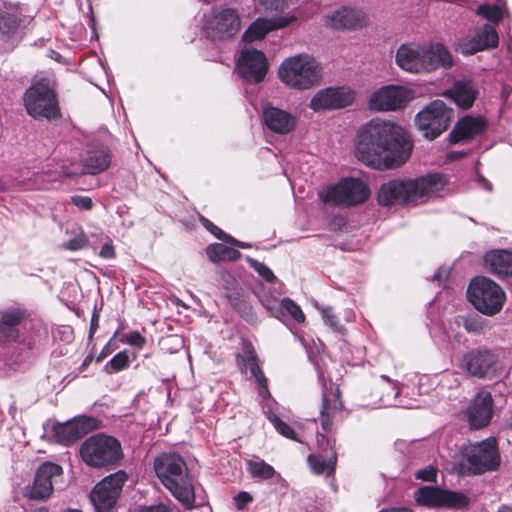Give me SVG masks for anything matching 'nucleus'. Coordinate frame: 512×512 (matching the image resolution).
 <instances>
[{
  "instance_id": "5fc2aeb1",
  "label": "nucleus",
  "mask_w": 512,
  "mask_h": 512,
  "mask_svg": "<svg viewBox=\"0 0 512 512\" xmlns=\"http://www.w3.org/2000/svg\"><path fill=\"white\" fill-rule=\"evenodd\" d=\"M235 505L238 509H243L244 506L252 501V496L245 491L239 492L234 497Z\"/></svg>"
},
{
  "instance_id": "4c0bfd02",
  "label": "nucleus",
  "mask_w": 512,
  "mask_h": 512,
  "mask_svg": "<svg viewBox=\"0 0 512 512\" xmlns=\"http://www.w3.org/2000/svg\"><path fill=\"white\" fill-rule=\"evenodd\" d=\"M20 23L19 17L10 12H3L0 15V37L13 35Z\"/></svg>"
},
{
  "instance_id": "79ce46f5",
  "label": "nucleus",
  "mask_w": 512,
  "mask_h": 512,
  "mask_svg": "<svg viewBox=\"0 0 512 512\" xmlns=\"http://www.w3.org/2000/svg\"><path fill=\"white\" fill-rule=\"evenodd\" d=\"M267 418L273 424L277 432L288 439L296 440V434L294 430L288 424L283 422L277 415L269 412L267 414Z\"/></svg>"
},
{
  "instance_id": "f3484780",
  "label": "nucleus",
  "mask_w": 512,
  "mask_h": 512,
  "mask_svg": "<svg viewBox=\"0 0 512 512\" xmlns=\"http://www.w3.org/2000/svg\"><path fill=\"white\" fill-rule=\"evenodd\" d=\"M268 70L267 59L263 52L256 49H243L237 60V71L241 78L249 83L264 80Z\"/></svg>"
},
{
  "instance_id": "69168bd1",
  "label": "nucleus",
  "mask_w": 512,
  "mask_h": 512,
  "mask_svg": "<svg viewBox=\"0 0 512 512\" xmlns=\"http://www.w3.org/2000/svg\"><path fill=\"white\" fill-rule=\"evenodd\" d=\"M317 441L319 446L321 447L324 444V441H326L325 436L323 434H318Z\"/></svg>"
},
{
  "instance_id": "72a5a7b5",
  "label": "nucleus",
  "mask_w": 512,
  "mask_h": 512,
  "mask_svg": "<svg viewBox=\"0 0 512 512\" xmlns=\"http://www.w3.org/2000/svg\"><path fill=\"white\" fill-rule=\"evenodd\" d=\"M337 456L336 452L330 448L326 456L312 454L308 456V463L315 474L331 475L334 472Z\"/></svg>"
},
{
  "instance_id": "a18cd8bd",
  "label": "nucleus",
  "mask_w": 512,
  "mask_h": 512,
  "mask_svg": "<svg viewBox=\"0 0 512 512\" xmlns=\"http://www.w3.org/2000/svg\"><path fill=\"white\" fill-rule=\"evenodd\" d=\"M262 305L269 311L270 315L276 319L282 320L284 317L283 311H281L282 300H278L273 297L263 298L261 300Z\"/></svg>"
},
{
  "instance_id": "a19ab883",
  "label": "nucleus",
  "mask_w": 512,
  "mask_h": 512,
  "mask_svg": "<svg viewBox=\"0 0 512 512\" xmlns=\"http://www.w3.org/2000/svg\"><path fill=\"white\" fill-rule=\"evenodd\" d=\"M281 311H283L284 315L285 313H288L298 323H303L305 321V315L302 309L290 298L282 299Z\"/></svg>"
},
{
  "instance_id": "7c9ffc66",
  "label": "nucleus",
  "mask_w": 512,
  "mask_h": 512,
  "mask_svg": "<svg viewBox=\"0 0 512 512\" xmlns=\"http://www.w3.org/2000/svg\"><path fill=\"white\" fill-rule=\"evenodd\" d=\"M489 270L499 276H512V252L506 250L491 251L485 255Z\"/></svg>"
},
{
  "instance_id": "473e14b6",
  "label": "nucleus",
  "mask_w": 512,
  "mask_h": 512,
  "mask_svg": "<svg viewBox=\"0 0 512 512\" xmlns=\"http://www.w3.org/2000/svg\"><path fill=\"white\" fill-rule=\"evenodd\" d=\"M489 270L499 276H512V252L506 250L491 251L485 255Z\"/></svg>"
},
{
  "instance_id": "603ef678",
  "label": "nucleus",
  "mask_w": 512,
  "mask_h": 512,
  "mask_svg": "<svg viewBox=\"0 0 512 512\" xmlns=\"http://www.w3.org/2000/svg\"><path fill=\"white\" fill-rule=\"evenodd\" d=\"M437 476V470L433 467H427L420 469L415 473L417 479L429 482H435Z\"/></svg>"
},
{
  "instance_id": "58836bf2",
  "label": "nucleus",
  "mask_w": 512,
  "mask_h": 512,
  "mask_svg": "<svg viewBox=\"0 0 512 512\" xmlns=\"http://www.w3.org/2000/svg\"><path fill=\"white\" fill-rule=\"evenodd\" d=\"M25 318L24 311L17 308H9L0 312V327L14 326L18 327V325Z\"/></svg>"
},
{
  "instance_id": "9d476101",
  "label": "nucleus",
  "mask_w": 512,
  "mask_h": 512,
  "mask_svg": "<svg viewBox=\"0 0 512 512\" xmlns=\"http://www.w3.org/2000/svg\"><path fill=\"white\" fill-rule=\"evenodd\" d=\"M454 111L441 100H434L417 113L415 121L418 129L428 140H434L447 130Z\"/></svg>"
},
{
  "instance_id": "1a4fd4ad",
  "label": "nucleus",
  "mask_w": 512,
  "mask_h": 512,
  "mask_svg": "<svg viewBox=\"0 0 512 512\" xmlns=\"http://www.w3.org/2000/svg\"><path fill=\"white\" fill-rule=\"evenodd\" d=\"M241 27L238 12L232 8H213L204 14L203 32L212 41H226L234 38Z\"/></svg>"
},
{
  "instance_id": "0e129e2a",
  "label": "nucleus",
  "mask_w": 512,
  "mask_h": 512,
  "mask_svg": "<svg viewBox=\"0 0 512 512\" xmlns=\"http://www.w3.org/2000/svg\"><path fill=\"white\" fill-rule=\"evenodd\" d=\"M380 512H412V510L407 508H391V509H385Z\"/></svg>"
},
{
  "instance_id": "338daca9",
  "label": "nucleus",
  "mask_w": 512,
  "mask_h": 512,
  "mask_svg": "<svg viewBox=\"0 0 512 512\" xmlns=\"http://www.w3.org/2000/svg\"><path fill=\"white\" fill-rule=\"evenodd\" d=\"M509 93H510V88H509V87H506V86H505V87H503V90H502V96H503V97H505V98H507V97H508V95H509Z\"/></svg>"
},
{
  "instance_id": "f704fd0d",
  "label": "nucleus",
  "mask_w": 512,
  "mask_h": 512,
  "mask_svg": "<svg viewBox=\"0 0 512 512\" xmlns=\"http://www.w3.org/2000/svg\"><path fill=\"white\" fill-rule=\"evenodd\" d=\"M207 255L214 263L221 261H235L241 256L238 250L220 243L210 245L207 248Z\"/></svg>"
},
{
  "instance_id": "e2e57ef3",
  "label": "nucleus",
  "mask_w": 512,
  "mask_h": 512,
  "mask_svg": "<svg viewBox=\"0 0 512 512\" xmlns=\"http://www.w3.org/2000/svg\"><path fill=\"white\" fill-rule=\"evenodd\" d=\"M448 275V272L446 269H438L437 272L433 275L434 280L440 281L442 278H446Z\"/></svg>"
},
{
  "instance_id": "09e8293b",
  "label": "nucleus",
  "mask_w": 512,
  "mask_h": 512,
  "mask_svg": "<svg viewBox=\"0 0 512 512\" xmlns=\"http://www.w3.org/2000/svg\"><path fill=\"white\" fill-rule=\"evenodd\" d=\"M464 327L468 332L480 334L487 328V324L482 317L474 316L464 319Z\"/></svg>"
},
{
  "instance_id": "2f4dec72",
  "label": "nucleus",
  "mask_w": 512,
  "mask_h": 512,
  "mask_svg": "<svg viewBox=\"0 0 512 512\" xmlns=\"http://www.w3.org/2000/svg\"><path fill=\"white\" fill-rule=\"evenodd\" d=\"M489 270L499 276H512V252L506 250L491 251L485 255Z\"/></svg>"
},
{
  "instance_id": "4468645a",
  "label": "nucleus",
  "mask_w": 512,
  "mask_h": 512,
  "mask_svg": "<svg viewBox=\"0 0 512 512\" xmlns=\"http://www.w3.org/2000/svg\"><path fill=\"white\" fill-rule=\"evenodd\" d=\"M414 499L420 506L430 508L460 509L468 505V498L461 492L442 489L438 486H422L414 492Z\"/></svg>"
},
{
  "instance_id": "423d86ee",
  "label": "nucleus",
  "mask_w": 512,
  "mask_h": 512,
  "mask_svg": "<svg viewBox=\"0 0 512 512\" xmlns=\"http://www.w3.org/2000/svg\"><path fill=\"white\" fill-rule=\"evenodd\" d=\"M79 452L88 466L96 468L116 465L123 458L119 440L102 433L87 438L81 444Z\"/></svg>"
},
{
  "instance_id": "bf43d9fd",
  "label": "nucleus",
  "mask_w": 512,
  "mask_h": 512,
  "mask_svg": "<svg viewBox=\"0 0 512 512\" xmlns=\"http://www.w3.org/2000/svg\"><path fill=\"white\" fill-rule=\"evenodd\" d=\"M99 326V313L94 311L91 317L89 337L92 338Z\"/></svg>"
},
{
  "instance_id": "6ab92c4d",
  "label": "nucleus",
  "mask_w": 512,
  "mask_h": 512,
  "mask_svg": "<svg viewBox=\"0 0 512 512\" xmlns=\"http://www.w3.org/2000/svg\"><path fill=\"white\" fill-rule=\"evenodd\" d=\"M62 474L61 466L51 462L42 464L36 471L33 485L28 488L27 495L36 500L48 498Z\"/></svg>"
},
{
  "instance_id": "bb28decb",
  "label": "nucleus",
  "mask_w": 512,
  "mask_h": 512,
  "mask_svg": "<svg viewBox=\"0 0 512 512\" xmlns=\"http://www.w3.org/2000/svg\"><path fill=\"white\" fill-rule=\"evenodd\" d=\"M498 34L493 25L485 24L471 39L462 41L459 44V50L466 55L474 54L478 51L494 48L498 45Z\"/></svg>"
},
{
  "instance_id": "dca6fc26",
  "label": "nucleus",
  "mask_w": 512,
  "mask_h": 512,
  "mask_svg": "<svg viewBox=\"0 0 512 512\" xmlns=\"http://www.w3.org/2000/svg\"><path fill=\"white\" fill-rule=\"evenodd\" d=\"M412 98L410 89L398 85H387L372 93L369 108L375 111H396L404 108Z\"/></svg>"
},
{
  "instance_id": "8fccbe9b",
  "label": "nucleus",
  "mask_w": 512,
  "mask_h": 512,
  "mask_svg": "<svg viewBox=\"0 0 512 512\" xmlns=\"http://www.w3.org/2000/svg\"><path fill=\"white\" fill-rule=\"evenodd\" d=\"M19 336V331L17 327L8 326L0 327V341L2 342H11L15 341Z\"/></svg>"
},
{
  "instance_id": "c03bdc74",
  "label": "nucleus",
  "mask_w": 512,
  "mask_h": 512,
  "mask_svg": "<svg viewBox=\"0 0 512 512\" xmlns=\"http://www.w3.org/2000/svg\"><path fill=\"white\" fill-rule=\"evenodd\" d=\"M248 264L251 268H253L263 279H265L267 282H274L276 277L272 270L266 266L264 263L259 262L258 260L248 258L247 259Z\"/></svg>"
},
{
  "instance_id": "cd10ccee",
  "label": "nucleus",
  "mask_w": 512,
  "mask_h": 512,
  "mask_svg": "<svg viewBox=\"0 0 512 512\" xmlns=\"http://www.w3.org/2000/svg\"><path fill=\"white\" fill-rule=\"evenodd\" d=\"M477 95L478 90L474 82L467 78L456 80L453 85L443 93V96L451 99L462 109L472 107Z\"/></svg>"
},
{
  "instance_id": "4be33fe9",
  "label": "nucleus",
  "mask_w": 512,
  "mask_h": 512,
  "mask_svg": "<svg viewBox=\"0 0 512 512\" xmlns=\"http://www.w3.org/2000/svg\"><path fill=\"white\" fill-rule=\"evenodd\" d=\"M368 18L362 10L342 7L324 16V24L337 30H356L367 25Z\"/></svg>"
},
{
  "instance_id": "680f3d73",
  "label": "nucleus",
  "mask_w": 512,
  "mask_h": 512,
  "mask_svg": "<svg viewBox=\"0 0 512 512\" xmlns=\"http://www.w3.org/2000/svg\"><path fill=\"white\" fill-rule=\"evenodd\" d=\"M224 241L228 242V243H231L239 248H242V249H246V248H249L250 245L247 244V243H244V242H241L239 240H236L234 239L233 237L227 235L226 238L224 239Z\"/></svg>"
},
{
  "instance_id": "a878e982",
  "label": "nucleus",
  "mask_w": 512,
  "mask_h": 512,
  "mask_svg": "<svg viewBox=\"0 0 512 512\" xmlns=\"http://www.w3.org/2000/svg\"><path fill=\"white\" fill-rule=\"evenodd\" d=\"M343 409V403L340 399V391L337 387H330L322 394V405L320 409V424L324 432H331L333 421L337 413Z\"/></svg>"
},
{
  "instance_id": "f8f14e48",
  "label": "nucleus",
  "mask_w": 512,
  "mask_h": 512,
  "mask_svg": "<svg viewBox=\"0 0 512 512\" xmlns=\"http://www.w3.org/2000/svg\"><path fill=\"white\" fill-rule=\"evenodd\" d=\"M468 470L473 474H481L495 469L499 465V455L494 438L466 445L462 448Z\"/></svg>"
},
{
  "instance_id": "6e6d98bb",
  "label": "nucleus",
  "mask_w": 512,
  "mask_h": 512,
  "mask_svg": "<svg viewBox=\"0 0 512 512\" xmlns=\"http://www.w3.org/2000/svg\"><path fill=\"white\" fill-rule=\"evenodd\" d=\"M72 202L77 207L84 209V210L91 209L92 205H93L91 198L85 197V196H74V197H72Z\"/></svg>"
},
{
  "instance_id": "49530a36",
  "label": "nucleus",
  "mask_w": 512,
  "mask_h": 512,
  "mask_svg": "<svg viewBox=\"0 0 512 512\" xmlns=\"http://www.w3.org/2000/svg\"><path fill=\"white\" fill-rule=\"evenodd\" d=\"M322 318L326 325L331 327L332 330L339 334H344L345 328L342 326L338 320L336 315L333 312L331 307H326L322 309Z\"/></svg>"
},
{
  "instance_id": "20e7f679",
  "label": "nucleus",
  "mask_w": 512,
  "mask_h": 512,
  "mask_svg": "<svg viewBox=\"0 0 512 512\" xmlns=\"http://www.w3.org/2000/svg\"><path fill=\"white\" fill-rule=\"evenodd\" d=\"M396 63L410 73L430 72L438 67H450L452 57L441 44L424 47L415 44H402L396 51Z\"/></svg>"
},
{
  "instance_id": "de8ad7c7",
  "label": "nucleus",
  "mask_w": 512,
  "mask_h": 512,
  "mask_svg": "<svg viewBox=\"0 0 512 512\" xmlns=\"http://www.w3.org/2000/svg\"><path fill=\"white\" fill-rule=\"evenodd\" d=\"M259 9L265 13L282 12L286 6V0H259Z\"/></svg>"
},
{
  "instance_id": "e433bc0d",
  "label": "nucleus",
  "mask_w": 512,
  "mask_h": 512,
  "mask_svg": "<svg viewBox=\"0 0 512 512\" xmlns=\"http://www.w3.org/2000/svg\"><path fill=\"white\" fill-rule=\"evenodd\" d=\"M246 465L248 472L253 478L268 480L276 474L275 469L264 460H248Z\"/></svg>"
},
{
  "instance_id": "ea45409f",
  "label": "nucleus",
  "mask_w": 512,
  "mask_h": 512,
  "mask_svg": "<svg viewBox=\"0 0 512 512\" xmlns=\"http://www.w3.org/2000/svg\"><path fill=\"white\" fill-rule=\"evenodd\" d=\"M477 14L493 23H498L503 15V9L496 4H481L477 7Z\"/></svg>"
},
{
  "instance_id": "6e6552de",
  "label": "nucleus",
  "mask_w": 512,
  "mask_h": 512,
  "mask_svg": "<svg viewBox=\"0 0 512 512\" xmlns=\"http://www.w3.org/2000/svg\"><path fill=\"white\" fill-rule=\"evenodd\" d=\"M467 297L477 311L487 316L498 314L506 301L504 290L496 282L482 276L470 282Z\"/></svg>"
},
{
  "instance_id": "4d7b16f0",
  "label": "nucleus",
  "mask_w": 512,
  "mask_h": 512,
  "mask_svg": "<svg viewBox=\"0 0 512 512\" xmlns=\"http://www.w3.org/2000/svg\"><path fill=\"white\" fill-rule=\"evenodd\" d=\"M127 341L129 344L139 348L143 347L145 344V338L138 332H131L127 336Z\"/></svg>"
},
{
  "instance_id": "864d4df0",
  "label": "nucleus",
  "mask_w": 512,
  "mask_h": 512,
  "mask_svg": "<svg viewBox=\"0 0 512 512\" xmlns=\"http://www.w3.org/2000/svg\"><path fill=\"white\" fill-rule=\"evenodd\" d=\"M86 243L87 240L85 239V237L81 236L67 241L64 244V247L71 251H77L85 247Z\"/></svg>"
},
{
  "instance_id": "774afa93",
  "label": "nucleus",
  "mask_w": 512,
  "mask_h": 512,
  "mask_svg": "<svg viewBox=\"0 0 512 512\" xmlns=\"http://www.w3.org/2000/svg\"><path fill=\"white\" fill-rule=\"evenodd\" d=\"M498 512H512V508L505 506V507H502L501 509H499Z\"/></svg>"
},
{
  "instance_id": "aec40b11",
  "label": "nucleus",
  "mask_w": 512,
  "mask_h": 512,
  "mask_svg": "<svg viewBox=\"0 0 512 512\" xmlns=\"http://www.w3.org/2000/svg\"><path fill=\"white\" fill-rule=\"evenodd\" d=\"M354 101L353 92L346 87H328L319 90L311 99L309 107L319 112L322 110L340 109Z\"/></svg>"
},
{
  "instance_id": "c85d7f7f",
  "label": "nucleus",
  "mask_w": 512,
  "mask_h": 512,
  "mask_svg": "<svg viewBox=\"0 0 512 512\" xmlns=\"http://www.w3.org/2000/svg\"><path fill=\"white\" fill-rule=\"evenodd\" d=\"M486 128L481 117L465 116L460 119L449 134L452 143H466L480 135Z\"/></svg>"
},
{
  "instance_id": "7ed1b4c3",
  "label": "nucleus",
  "mask_w": 512,
  "mask_h": 512,
  "mask_svg": "<svg viewBox=\"0 0 512 512\" xmlns=\"http://www.w3.org/2000/svg\"><path fill=\"white\" fill-rule=\"evenodd\" d=\"M154 470L161 483L186 508H192L195 495L188 469L176 453H162L154 460Z\"/></svg>"
},
{
  "instance_id": "13d9d810",
  "label": "nucleus",
  "mask_w": 512,
  "mask_h": 512,
  "mask_svg": "<svg viewBox=\"0 0 512 512\" xmlns=\"http://www.w3.org/2000/svg\"><path fill=\"white\" fill-rule=\"evenodd\" d=\"M99 255L104 259H112L115 257L114 247L110 243H105L99 252Z\"/></svg>"
},
{
  "instance_id": "5701e85b",
  "label": "nucleus",
  "mask_w": 512,
  "mask_h": 512,
  "mask_svg": "<svg viewBox=\"0 0 512 512\" xmlns=\"http://www.w3.org/2000/svg\"><path fill=\"white\" fill-rule=\"evenodd\" d=\"M493 415V399L490 392L480 391L471 401L466 410L470 426L474 429L489 424Z\"/></svg>"
},
{
  "instance_id": "b1692460",
  "label": "nucleus",
  "mask_w": 512,
  "mask_h": 512,
  "mask_svg": "<svg viewBox=\"0 0 512 512\" xmlns=\"http://www.w3.org/2000/svg\"><path fill=\"white\" fill-rule=\"evenodd\" d=\"M262 119L268 130L279 135L293 131L297 121L293 114L270 103L262 106Z\"/></svg>"
},
{
  "instance_id": "f03ea898",
  "label": "nucleus",
  "mask_w": 512,
  "mask_h": 512,
  "mask_svg": "<svg viewBox=\"0 0 512 512\" xmlns=\"http://www.w3.org/2000/svg\"><path fill=\"white\" fill-rule=\"evenodd\" d=\"M447 181L440 173H431L416 179H392L381 184L377 201L381 206L422 203L442 190Z\"/></svg>"
},
{
  "instance_id": "0eeeda50",
  "label": "nucleus",
  "mask_w": 512,
  "mask_h": 512,
  "mask_svg": "<svg viewBox=\"0 0 512 512\" xmlns=\"http://www.w3.org/2000/svg\"><path fill=\"white\" fill-rule=\"evenodd\" d=\"M24 106L33 118L48 120L60 117V109L54 83L47 78L34 82L25 92Z\"/></svg>"
},
{
  "instance_id": "2eb2a0df",
  "label": "nucleus",
  "mask_w": 512,
  "mask_h": 512,
  "mask_svg": "<svg viewBox=\"0 0 512 512\" xmlns=\"http://www.w3.org/2000/svg\"><path fill=\"white\" fill-rule=\"evenodd\" d=\"M498 358L487 348H475L466 352L460 361V368L478 379H492L497 372Z\"/></svg>"
},
{
  "instance_id": "9b49d317",
  "label": "nucleus",
  "mask_w": 512,
  "mask_h": 512,
  "mask_svg": "<svg viewBox=\"0 0 512 512\" xmlns=\"http://www.w3.org/2000/svg\"><path fill=\"white\" fill-rule=\"evenodd\" d=\"M370 195L367 184L357 178H344L327 189L324 202L335 206L351 207L365 202Z\"/></svg>"
},
{
  "instance_id": "3c124183",
  "label": "nucleus",
  "mask_w": 512,
  "mask_h": 512,
  "mask_svg": "<svg viewBox=\"0 0 512 512\" xmlns=\"http://www.w3.org/2000/svg\"><path fill=\"white\" fill-rule=\"evenodd\" d=\"M200 222L202 225L211 232L215 237H217L220 240H223L226 238L227 234L224 233L220 228H218L216 225H214L210 220L205 218L204 216H200Z\"/></svg>"
},
{
  "instance_id": "412c9836",
  "label": "nucleus",
  "mask_w": 512,
  "mask_h": 512,
  "mask_svg": "<svg viewBox=\"0 0 512 512\" xmlns=\"http://www.w3.org/2000/svg\"><path fill=\"white\" fill-rule=\"evenodd\" d=\"M110 163L111 155L107 149L99 148L89 150L83 158L82 168H69L63 166L61 168L60 176L74 177L81 174L95 175L105 171L109 167Z\"/></svg>"
},
{
  "instance_id": "ddd939ff",
  "label": "nucleus",
  "mask_w": 512,
  "mask_h": 512,
  "mask_svg": "<svg viewBox=\"0 0 512 512\" xmlns=\"http://www.w3.org/2000/svg\"><path fill=\"white\" fill-rule=\"evenodd\" d=\"M127 474L119 470L101 480L92 490L90 499L97 512H110L126 482Z\"/></svg>"
},
{
  "instance_id": "a211bd4d",
  "label": "nucleus",
  "mask_w": 512,
  "mask_h": 512,
  "mask_svg": "<svg viewBox=\"0 0 512 512\" xmlns=\"http://www.w3.org/2000/svg\"><path fill=\"white\" fill-rule=\"evenodd\" d=\"M100 421L91 416H79L65 423L54 425V437L63 445H70L89 432L99 428Z\"/></svg>"
},
{
  "instance_id": "f257e3e1",
  "label": "nucleus",
  "mask_w": 512,
  "mask_h": 512,
  "mask_svg": "<svg viewBox=\"0 0 512 512\" xmlns=\"http://www.w3.org/2000/svg\"><path fill=\"white\" fill-rule=\"evenodd\" d=\"M411 151L412 143L405 130L391 121L371 119L356 135L355 156L374 169L399 167L409 159Z\"/></svg>"
},
{
  "instance_id": "c756f323",
  "label": "nucleus",
  "mask_w": 512,
  "mask_h": 512,
  "mask_svg": "<svg viewBox=\"0 0 512 512\" xmlns=\"http://www.w3.org/2000/svg\"><path fill=\"white\" fill-rule=\"evenodd\" d=\"M295 20L296 18L294 16L279 17L271 20L258 18L247 28L242 36V39L244 42L249 43L261 40L269 31L284 28Z\"/></svg>"
},
{
  "instance_id": "37998d69",
  "label": "nucleus",
  "mask_w": 512,
  "mask_h": 512,
  "mask_svg": "<svg viewBox=\"0 0 512 512\" xmlns=\"http://www.w3.org/2000/svg\"><path fill=\"white\" fill-rule=\"evenodd\" d=\"M129 363V357L125 352L117 353L105 366L108 373H113L124 369Z\"/></svg>"
},
{
  "instance_id": "052dcab7",
  "label": "nucleus",
  "mask_w": 512,
  "mask_h": 512,
  "mask_svg": "<svg viewBox=\"0 0 512 512\" xmlns=\"http://www.w3.org/2000/svg\"><path fill=\"white\" fill-rule=\"evenodd\" d=\"M141 512H171V510L167 506L160 504L156 506L147 507L143 509Z\"/></svg>"
},
{
  "instance_id": "39448f33",
  "label": "nucleus",
  "mask_w": 512,
  "mask_h": 512,
  "mask_svg": "<svg viewBox=\"0 0 512 512\" xmlns=\"http://www.w3.org/2000/svg\"><path fill=\"white\" fill-rule=\"evenodd\" d=\"M279 79L288 87L307 90L319 84L322 66L309 54H298L286 58L278 70Z\"/></svg>"
},
{
  "instance_id": "393cba45",
  "label": "nucleus",
  "mask_w": 512,
  "mask_h": 512,
  "mask_svg": "<svg viewBox=\"0 0 512 512\" xmlns=\"http://www.w3.org/2000/svg\"><path fill=\"white\" fill-rule=\"evenodd\" d=\"M243 353L237 356L238 365L242 368L249 367L251 375L255 378L258 385V394L262 399L270 397L267 378L259 366L257 354L250 342L243 343Z\"/></svg>"
},
{
  "instance_id": "c9c22d12",
  "label": "nucleus",
  "mask_w": 512,
  "mask_h": 512,
  "mask_svg": "<svg viewBox=\"0 0 512 512\" xmlns=\"http://www.w3.org/2000/svg\"><path fill=\"white\" fill-rule=\"evenodd\" d=\"M376 389L385 390V393H383L379 398V401L384 406L392 405L399 394L397 384L391 381L386 375H381L380 382L377 383Z\"/></svg>"
}]
</instances>
